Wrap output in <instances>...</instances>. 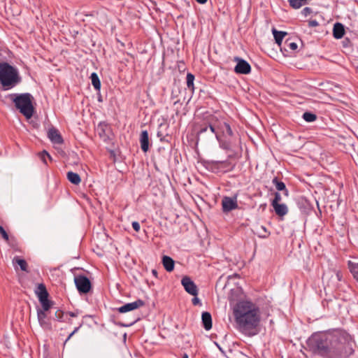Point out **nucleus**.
<instances>
[{
	"mask_svg": "<svg viewBox=\"0 0 358 358\" xmlns=\"http://www.w3.org/2000/svg\"><path fill=\"white\" fill-rule=\"evenodd\" d=\"M208 129L210 130L209 124L201 125L199 131L197 132L198 139H199L204 133L207 132Z\"/></svg>",
	"mask_w": 358,
	"mask_h": 358,
	"instance_id": "33",
	"label": "nucleus"
},
{
	"mask_svg": "<svg viewBox=\"0 0 358 358\" xmlns=\"http://www.w3.org/2000/svg\"><path fill=\"white\" fill-rule=\"evenodd\" d=\"M157 137L161 138V137L163 136V134H162L161 131H158L157 134Z\"/></svg>",
	"mask_w": 358,
	"mask_h": 358,
	"instance_id": "49",
	"label": "nucleus"
},
{
	"mask_svg": "<svg viewBox=\"0 0 358 358\" xmlns=\"http://www.w3.org/2000/svg\"><path fill=\"white\" fill-rule=\"evenodd\" d=\"M277 215L282 217L287 214L288 208L285 203H278L272 206Z\"/></svg>",
	"mask_w": 358,
	"mask_h": 358,
	"instance_id": "21",
	"label": "nucleus"
},
{
	"mask_svg": "<svg viewBox=\"0 0 358 358\" xmlns=\"http://www.w3.org/2000/svg\"><path fill=\"white\" fill-rule=\"evenodd\" d=\"M302 117L307 122H313L317 120V115L311 112H305Z\"/></svg>",
	"mask_w": 358,
	"mask_h": 358,
	"instance_id": "29",
	"label": "nucleus"
},
{
	"mask_svg": "<svg viewBox=\"0 0 358 358\" xmlns=\"http://www.w3.org/2000/svg\"><path fill=\"white\" fill-rule=\"evenodd\" d=\"M194 76L191 73H188L187 74V86L188 89L192 90V92L194 90Z\"/></svg>",
	"mask_w": 358,
	"mask_h": 358,
	"instance_id": "30",
	"label": "nucleus"
},
{
	"mask_svg": "<svg viewBox=\"0 0 358 358\" xmlns=\"http://www.w3.org/2000/svg\"><path fill=\"white\" fill-rule=\"evenodd\" d=\"M260 229L262 230L263 233H259V236L260 238H267L268 235L270 234V232H268L266 229V228L264 226H261Z\"/></svg>",
	"mask_w": 358,
	"mask_h": 358,
	"instance_id": "36",
	"label": "nucleus"
},
{
	"mask_svg": "<svg viewBox=\"0 0 358 358\" xmlns=\"http://www.w3.org/2000/svg\"><path fill=\"white\" fill-rule=\"evenodd\" d=\"M298 48L296 43L292 41L290 38H287L284 43V49L285 51H295Z\"/></svg>",
	"mask_w": 358,
	"mask_h": 358,
	"instance_id": "27",
	"label": "nucleus"
},
{
	"mask_svg": "<svg viewBox=\"0 0 358 358\" xmlns=\"http://www.w3.org/2000/svg\"><path fill=\"white\" fill-rule=\"evenodd\" d=\"M281 200H282V197H281L280 194L279 192H275V194H274V199L271 201V206L280 203Z\"/></svg>",
	"mask_w": 358,
	"mask_h": 358,
	"instance_id": "34",
	"label": "nucleus"
},
{
	"mask_svg": "<svg viewBox=\"0 0 358 358\" xmlns=\"http://www.w3.org/2000/svg\"><path fill=\"white\" fill-rule=\"evenodd\" d=\"M203 165L204 167L215 173H220V161L215 160H203Z\"/></svg>",
	"mask_w": 358,
	"mask_h": 358,
	"instance_id": "13",
	"label": "nucleus"
},
{
	"mask_svg": "<svg viewBox=\"0 0 358 358\" xmlns=\"http://www.w3.org/2000/svg\"><path fill=\"white\" fill-rule=\"evenodd\" d=\"M313 13V10L310 7H305L302 10H301V14L304 16V17H307L308 15H309L310 14H311Z\"/></svg>",
	"mask_w": 358,
	"mask_h": 358,
	"instance_id": "38",
	"label": "nucleus"
},
{
	"mask_svg": "<svg viewBox=\"0 0 358 358\" xmlns=\"http://www.w3.org/2000/svg\"><path fill=\"white\" fill-rule=\"evenodd\" d=\"M41 304V306H42V310L43 311H44V313H45L46 311H48L50 307H51V302L48 299H45V300H43V301H40Z\"/></svg>",
	"mask_w": 358,
	"mask_h": 358,
	"instance_id": "31",
	"label": "nucleus"
},
{
	"mask_svg": "<svg viewBox=\"0 0 358 358\" xmlns=\"http://www.w3.org/2000/svg\"><path fill=\"white\" fill-rule=\"evenodd\" d=\"M13 264L15 269H17V266H19L22 271H27V264L26 261L18 256H15L13 259Z\"/></svg>",
	"mask_w": 358,
	"mask_h": 358,
	"instance_id": "22",
	"label": "nucleus"
},
{
	"mask_svg": "<svg viewBox=\"0 0 358 358\" xmlns=\"http://www.w3.org/2000/svg\"><path fill=\"white\" fill-rule=\"evenodd\" d=\"M91 83L96 91H100L101 83L96 73H91Z\"/></svg>",
	"mask_w": 358,
	"mask_h": 358,
	"instance_id": "25",
	"label": "nucleus"
},
{
	"mask_svg": "<svg viewBox=\"0 0 358 358\" xmlns=\"http://www.w3.org/2000/svg\"><path fill=\"white\" fill-rule=\"evenodd\" d=\"M181 284L188 294L194 296H197L199 291L198 287L189 277L184 276L181 280Z\"/></svg>",
	"mask_w": 358,
	"mask_h": 358,
	"instance_id": "8",
	"label": "nucleus"
},
{
	"mask_svg": "<svg viewBox=\"0 0 358 358\" xmlns=\"http://www.w3.org/2000/svg\"><path fill=\"white\" fill-rule=\"evenodd\" d=\"M272 33L275 39V43L280 46L283 38L287 35L286 31H278L275 28L272 29Z\"/></svg>",
	"mask_w": 358,
	"mask_h": 358,
	"instance_id": "20",
	"label": "nucleus"
},
{
	"mask_svg": "<svg viewBox=\"0 0 358 358\" xmlns=\"http://www.w3.org/2000/svg\"><path fill=\"white\" fill-rule=\"evenodd\" d=\"M144 305V301H143L142 299H137L134 302L127 303L120 306V308H117V310L120 313H124L143 307Z\"/></svg>",
	"mask_w": 358,
	"mask_h": 358,
	"instance_id": "11",
	"label": "nucleus"
},
{
	"mask_svg": "<svg viewBox=\"0 0 358 358\" xmlns=\"http://www.w3.org/2000/svg\"><path fill=\"white\" fill-rule=\"evenodd\" d=\"M234 61L237 63L234 67V71L237 74L247 75L251 72V66L245 59L239 57H234Z\"/></svg>",
	"mask_w": 358,
	"mask_h": 358,
	"instance_id": "7",
	"label": "nucleus"
},
{
	"mask_svg": "<svg viewBox=\"0 0 358 358\" xmlns=\"http://www.w3.org/2000/svg\"><path fill=\"white\" fill-rule=\"evenodd\" d=\"M308 350L315 355L323 356L329 352L328 336L324 333H314L306 341Z\"/></svg>",
	"mask_w": 358,
	"mask_h": 358,
	"instance_id": "2",
	"label": "nucleus"
},
{
	"mask_svg": "<svg viewBox=\"0 0 358 358\" xmlns=\"http://www.w3.org/2000/svg\"><path fill=\"white\" fill-rule=\"evenodd\" d=\"M160 141L165 142V141H168V140L166 139V136H163L162 137L160 138Z\"/></svg>",
	"mask_w": 358,
	"mask_h": 358,
	"instance_id": "48",
	"label": "nucleus"
},
{
	"mask_svg": "<svg viewBox=\"0 0 358 358\" xmlns=\"http://www.w3.org/2000/svg\"><path fill=\"white\" fill-rule=\"evenodd\" d=\"M83 196L88 199L87 196L85 194H83Z\"/></svg>",
	"mask_w": 358,
	"mask_h": 358,
	"instance_id": "52",
	"label": "nucleus"
},
{
	"mask_svg": "<svg viewBox=\"0 0 358 358\" xmlns=\"http://www.w3.org/2000/svg\"><path fill=\"white\" fill-rule=\"evenodd\" d=\"M162 264L166 271L171 272L174 269L175 262L171 257L164 255L162 257Z\"/></svg>",
	"mask_w": 358,
	"mask_h": 358,
	"instance_id": "19",
	"label": "nucleus"
},
{
	"mask_svg": "<svg viewBox=\"0 0 358 358\" xmlns=\"http://www.w3.org/2000/svg\"><path fill=\"white\" fill-rule=\"evenodd\" d=\"M94 334L98 338L106 337L108 334V330L105 328L103 324H101L100 327V331L94 332Z\"/></svg>",
	"mask_w": 358,
	"mask_h": 358,
	"instance_id": "32",
	"label": "nucleus"
},
{
	"mask_svg": "<svg viewBox=\"0 0 358 358\" xmlns=\"http://www.w3.org/2000/svg\"><path fill=\"white\" fill-rule=\"evenodd\" d=\"M308 26L310 27H315L319 26V22L316 20H310L308 21Z\"/></svg>",
	"mask_w": 358,
	"mask_h": 358,
	"instance_id": "41",
	"label": "nucleus"
},
{
	"mask_svg": "<svg viewBox=\"0 0 358 358\" xmlns=\"http://www.w3.org/2000/svg\"><path fill=\"white\" fill-rule=\"evenodd\" d=\"M0 233L2 236V237L6 240V241H8V234L6 233V231L4 230V229L3 228V227H1L0 225Z\"/></svg>",
	"mask_w": 358,
	"mask_h": 358,
	"instance_id": "39",
	"label": "nucleus"
},
{
	"mask_svg": "<svg viewBox=\"0 0 358 358\" xmlns=\"http://www.w3.org/2000/svg\"><path fill=\"white\" fill-rule=\"evenodd\" d=\"M273 184L275 186V188L278 191H282L285 196H287L289 195V191L286 188L285 184L278 180L277 177H275L272 180Z\"/></svg>",
	"mask_w": 358,
	"mask_h": 358,
	"instance_id": "23",
	"label": "nucleus"
},
{
	"mask_svg": "<svg viewBox=\"0 0 358 358\" xmlns=\"http://www.w3.org/2000/svg\"><path fill=\"white\" fill-rule=\"evenodd\" d=\"M141 148L144 152H147L149 150V135L146 130L141 131L139 138Z\"/></svg>",
	"mask_w": 358,
	"mask_h": 358,
	"instance_id": "15",
	"label": "nucleus"
},
{
	"mask_svg": "<svg viewBox=\"0 0 358 358\" xmlns=\"http://www.w3.org/2000/svg\"><path fill=\"white\" fill-rule=\"evenodd\" d=\"M234 165L228 160L220 161V171L226 173L234 169Z\"/></svg>",
	"mask_w": 358,
	"mask_h": 358,
	"instance_id": "24",
	"label": "nucleus"
},
{
	"mask_svg": "<svg viewBox=\"0 0 358 358\" xmlns=\"http://www.w3.org/2000/svg\"><path fill=\"white\" fill-rule=\"evenodd\" d=\"M357 282H358V280H357Z\"/></svg>",
	"mask_w": 358,
	"mask_h": 358,
	"instance_id": "53",
	"label": "nucleus"
},
{
	"mask_svg": "<svg viewBox=\"0 0 358 358\" xmlns=\"http://www.w3.org/2000/svg\"><path fill=\"white\" fill-rule=\"evenodd\" d=\"M349 269L355 280L358 281V263H353L349 262L348 263Z\"/></svg>",
	"mask_w": 358,
	"mask_h": 358,
	"instance_id": "28",
	"label": "nucleus"
},
{
	"mask_svg": "<svg viewBox=\"0 0 358 358\" xmlns=\"http://www.w3.org/2000/svg\"><path fill=\"white\" fill-rule=\"evenodd\" d=\"M152 273L154 276H155L156 278H157V271L155 270V269H153L152 271Z\"/></svg>",
	"mask_w": 358,
	"mask_h": 358,
	"instance_id": "47",
	"label": "nucleus"
},
{
	"mask_svg": "<svg viewBox=\"0 0 358 358\" xmlns=\"http://www.w3.org/2000/svg\"><path fill=\"white\" fill-rule=\"evenodd\" d=\"M37 317L38 322L41 327L44 329H50L51 324L47 317V315L44 311L41 310L40 309L37 311Z\"/></svg>",
	"mask_w": 358,
	"mask_h": 358,
	"instance_id": "12",
	"label": "nucleus"
},
{
	"mask_svg": "<svg viewBox=\"0 0 358 358\" xmlns=\"http://www.w3.org/2000/svg\"><path fill=\"white\" fill-rule=\"evenodd\" d=\"M201 320L203 328L209 331L212 329V316L208 312H203L201 314Z\"/></svg>",
	"mask_w": 358,
	"mask_h": 358,
	"instance_id": "17",
	"label": "nucleus"
},
{
	"mask_svg": "<svg viewBox=\"0 0 358 358\" xmlns=\"http://www.w3.org/2000/svg\"><path fill=\"white\" fill-rule=\"evenodd\" d=\"M132 225V227L133 229L136 231V232H138L140 231V229H141V227H140V224L136 222V221H134L131 224Z\"/></svg>",
	"mask_w": 358,
	"mask_h": 358,
	"instance_id": "40",
	"label": "nucleus"
},
{
	"mask_svg": "<svg viewBox=\"0 0 358 358\" xmlns=\"http://www.w3.org/2000/svg\"><path fill=\"white\" fill-rule=\"evenodd\" d=\"M63 315L64 313L61 310H57L55 313V317H52V319L57 321H62Z\"/></svg>",
	"mask_w": 358,
	"mask_h": 358,
	"instance_id": "35",
	"label": "nucleus"
},
{
	"mask_svg": "<svg viewBox=\"0 0 358 358\" xmlns=\"http://www.w3.org/2000/svg\"><path fill=\"white\" fill-rule=\"evenodd\" d=\"M219 142H220V147L222 148H223L224 150H229L230 149V146H229V143H225V142H221L220 141Z\"/></svg>",
	"mask_w": 358,
	"mask_h": 358,
	"instance_id": "42",
	"label": "nucleus"
},
{
	"mask_svg": "<svg viewBox=\"0 0 358 358\" xmlns=\"http://www.w3.org/2000/svg\"><path fill=\"white\" fill-rule=\"evenodd\" d=\"M97 99L99 102H102L103 101V99H102V96L100 93V91H97Z\"/></svg>",
	"mask_w": 358,
	"mask_h": 358,
	"instance_id": "45",
	"label": "nucleus"
},
{
	"mask_svg": "<svg viewBox=\"0 0 358 358\" xmlns=\"http://www.w3.org/2000/svg\"><path fill=\"white\" fill-rule=\"evenodd\" d=\"M192 301L193 305H194V306H196V305L201 306V305L200 299L198 297H196V296L192 299Z\"/></svg>",
	"mask_w": 358,
	"mask_h": 358,
	"instance_id": "43",
	"label": "nucleus"
},
{
	"mask_svg": "<svg viewBox=\"0 0 358 358\" xmlns=\"http://www.w3.org/2000/svg\"><path fill=\"white\" fill-rule=\"evenodd\" d=\"M209 127L210 134H215L218 141H220V135L217 133V130H220L223 134H227L229 136H233V131L230 125L225 122L222 123L217 122V120H216L213 122H209Z\"/></svg>",
	"mask_w": 358,
	"mask_h": 358,
	"instance_id": "6",
	"label": "nucleus"
},
{
	"mask_svg": "<svg viewBox=\"0 0 358 358\" xmlns=\"http://www.w3.org/2000/svg\"><path fill=\"white\" fill-rule=\"evenodd\" d=\"M95 132L106 144H113L114 134L110 127L105 122H100L95 128Z\"/></svg>",
	"mask_w": 358,
	"mask_h": 358,
	"instance_id": "5",
	"label": "nucleus"
},
{
	"mask_svg": "<svg viewBox=\"0 0 358 358\" xmlns=\"http://www.w3.org/2000/svg\"><path fill=\"white\" fill-rule=\"evenodd\" d=\"M215 344H216V345L218 347V348H219L220 350H222L221 347H220V346L217 343H216Z\"/></svg>",
	"mask_w": 358,
	"mask_h": 358,
	"instance_id": "51",
	"label": "nucleus"
},
{
	"mask_svg": "<svg viewBox=\"0 0 358 358\" xmlns=\"http://www.w3.org/2000/svg\"><path fill=\"white\" fill-rule=\"evenodd\" d=\"M196 2H198L199 3H201V4H204L207 2L208 0H196Z\"/></svg>",
	"mask_w": 358,
	"mask_h": 358,
	"instance_id": "46",
	"label": "nucleus"
},
{
	"mask_svg": "<svg viewBox=\"0 0 358 358\" xmlns=\"http://www.w3.org/2000/svg\"><path fill=\"white\" fill-rule=\"evenodd\" d=\"M222 211L229 213L234 209L238 208L236 197L224 196L222 201Z\"/></svg>",
	"mask_w": 358,
	"mask_h": 358,
	"instance_id": "9",
	"label": "nucleus"
},
{
	"mask_svg": "<svg viewBox=\"0 0 358 358\" xmlns=\"http://www.w3.org/2000/svg\"><path fill=\"white\" fill-rule=\"evenodd\" d=\"M41 158L45 164H47L46 158L51 159L50 155L46 151H43L41 152Z\"/></svg>",
	"mask_w": 358,
	"mask_h": 358,
	"instance_id": "37",
	"label": "nucleus"
},
{
	"mask_svg": "<svg viewBox=\"0 0 358 358\" xmlns=\"http://www.w3.org/2000/svg\"><path fill=\"white\" fill-rule=\"evenodd\" d=\"M36 294L38 296V301H44L48 299V293L43 284H39L35 291Z\"/></svg>",
	"mask_w": 358,
	"mask_h": 358,
	"instance_id": "18",
	"label": "nucleus"
},
{
	"mask_svg": "<svg viewBox=\"0 0 358 358\" xmlns=\"http://www.w3.org/2000/svg\"><path fill=\"white\" fill-rule=\"evenodd\" d=\"M182 358H189V356L187 353H183L182 355Z\"/></svg>",
	"mask_w": 358,
	"mask_h": 358,
	"instance_id": "50",
	"label": "nucleus"
},
{
	"mask_svg": "<svg viewBox=\"0 0 358 358\" xmlns=\"http://www.w3.org/2000/svg\"><path fill=\"white\" fill-rule=\"evenodd\" d=\"M75 284L80 293L90 292V280L87 278L81 275L76 277Z\"/></svg>",
	"mask_w": 358,
	"mask_h": 358,
	"instance_id": "10",
	"label": "nucleus"
},
{
	"mask_svg": "<svg viewBox=\"0 0 358 358\" xmlns=\"http://www.w3.org/2000/svg\"><path fill=\"white\" fill-rule=\"evenodd\" d=\"M259 313V308L252 302L244 301L238 303L234 310L238 330L247 336L256 335V328L260 321Z\"/></svg>",
	"mask_w": 358,
	"mask_h": 358,
	"instance_id": "1",
	"label": "nucleus"
},
{
	"mask_svg": "<svg viewBox=\"0 0 358 358\" xmlns=\"http://www.w3.org/2000/svg\"><path fill=\"white\" fill-rule=\"evenodd\" d=\"M79 327H76L75 329L73 331V332H71L69 336H68V338L66 339L65 342H64V344L71 338V337L76 333L78 331Z\"/></svg>",
	"mask_w": 358,
	"mask_h": 358,
	"instance_id": "44",
	"label": "nucleus"
},
{
	"mask_svg": "<svg viewBox=\"0 0 358 358\" xmlns=\"http://www.w3.org/2000/svg\"><path fill=\"white\" fill-rule=\"evenodd\" d=\"M345 34L344 25L341 22H336L334 24L333 36L336 39H341Z\"/></svg>",
	"mask_w": 358,
	"mask_h": 358,
	"instance_id": "16",
	"label": "nucleus"
},
{
	"mask_svg": "<svg viewBox=\"0 0 358 358\" xmlns=\"http://www.w3.org/2000/svg\"><path fill=\"white\" fill-rule=\"evenodd\" d=\"M48 136L51 142L55 144H61L63 142V139L59 131L55 128H51L48 130Z\"/></svg>",
	"mask_w": 358,
	"mask_h": 358,
	"instance_id": "14",
	"label": "nucleus"
},
{
	"mask_svg": "<svg viewBox=\"0 0 358 358\" xmlns=\"http://www.w3.org/2000/svg\"><path fill=\"white\" fill-rule=\"evenodd\" d=\"M15 107L27 118L30 119L34 114V108L32 104L33 96L29 93L10 94Z\"/></svg>",
	"mask_w": 358,
	"mask_h": 358,
	"instance_id": "4",
	"label": "nucleus"
},
{
	"mask_svg": "<svg viewBox=\"0 0 358 358\" xmlns=\"http://www.w3.org/2000/svg\"><path fill=\"white\" fill-rule=\"evenodd\" d=\"M20 81L17 71L6 62L0 63V83L4 90L14 87Z\"/></svg>",
	"mask_w": 358,
	"mask_h": 358,
	"instance_id": "3",
	"label": "nucleus"
},
{
	"mask_svg": "<svg viewBox=\"0 0 358 358\" xmlns=\"http://www.w3.org/2000/svg\"><path fill=\"white\" fill-rule=\"evenodd\" d=\"M67 178L71 183L74 185H78L80 182V176L78 173L72 171H69L67 173Z\"/></svg>",
	"mask_w": 358,
	"mask_h": 358,
	"instance_id": "26",
	"label": "nucleus"
}]
</instances>
